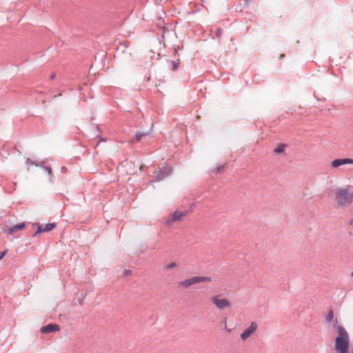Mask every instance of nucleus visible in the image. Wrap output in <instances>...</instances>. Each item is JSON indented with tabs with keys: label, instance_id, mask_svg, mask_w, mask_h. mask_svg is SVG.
Instances as JSON below:
<instances>
[{
	"label": "nucleus",
	"instance_id": "9d476101",
	"mask_svg": "<svg viewBox=\"0 0 353 353\" xmlns=\"http://www.w3.org/2000/svg\"><path fill=\"white\" fill-rule=\"evenodd\" d=\"M26 225L25 223H21L13 227L6 229L4 232L7 234H12L17 232L18 230H23L26 228Z\"/></svg>",
	"mask_w": 353,
	"mask_h": 353
},
{
	"label": "nucleus",
	"instance_id": "f257e3e1",
	"mask_svg": "<svg viewBox=\"0 0 353 353\" xmlns=\"http://www.w3.org/2000/svg\"><path fill=\"white\" fill-rule=\"evenodd\" d=\"M337 336L335 338L334 349L336 353H349L350 336L341 325L336 327Z\"/></svg>",
	"mask_w": 353,
	"mask_h": 353
},
{
	"label": "nucleus",
	"instance_id": "423d86ee",
	"mask_svg": "<svg viewBox=\"0 0 353 353\" xmlns=\"http://www.w3.org/2000/svg\"><path fill=\"white\" fill-rule=\"evenodd\" d=\"M185 216V212L180 210H176L174 213L170 214L168 216V218L165 220V224L167 226H170L174 222L181 221Z\"/></svg>",
	"mask_w": 353,
	"mask_h": 353
},
{
	"label": "nucleus",
	"instance_id": "1a4fd4ad",
	"mask_svg": "<svg viewBox=\"0 0 353 353\" xmlns=\"http://www.w3.org/2000/svg\"><path fill=\"white\" fill-rule=\"evenodd\" d=\"M171 173V170L169 168L164 169L163 170H159L157 172H155L154 179L157 181H159L162 180L165 176L170 174Z\"/></svg>",
	"mask_w": 353,
	"mask_h": 353
},
{
	"label": "nucleus",
	"instance_id": "f3484780",
	"mask_svg": "<svg viewBox=\"0 0 353 353\" xmlns=\"http://www.w3.org/2000/svg\"><path fill=\"white\" fill-rule=\"evenodd\" d=\"M45 170L48 172L49 174H52V169L50 167H45Z\"/></svg>",
	"mask_w": 353,
	"mask_h": 353
},
{
	"label": "nucleus",
	"instance_id": "39448f33",
	"mask_svg": "<svg viewBox=\"0 0 353 353\" xmlns=\"http://www.w3.org/2000/svg\"><path fill=\"white\" fill-rule=\"evenodd\" d=\"M259 328V325L256 322L252 321L250 325L245 328L240 334V339L242 341H246L249 338L252 336Z\"/></svg>",
	"mask_w": 353,
	"mask_h": 353
},
{
	"label": "nucleus",
	"instance_id": "412c9836",
	"mask_svg": "<svg viewBox=\"0 0 353 353\" xmlns=\"http://www.w3.org/2000/svg\"><path fill=\"white\" fill-rule=\"evenodd\" d=\"M130 273H131V272H130V271H128V272H126V274H130Z\"/></svg>",
	"mask_w": 353,
	"mask_h": 353
},
{
	"label": "nucleus",
	"instance_id": "5701e85b",
	"mask_svg": "<svg viewBox=\"0 0 353 353\" xmlns=\"http://www.w3.org/2000/svg\"><path fill=\"white\" fill-rule=\"evenodd\" d=\"M63 171H65V168L64 167H62Z\"/></svg>",
	"mask_w": 353,
	"mask_h": 353
},
{
	"label": "nucleus",
	"instance_id": "ddd939ff",
	"mask_svg": "<svg viewBox=\"0 0 353 353\" xmlns=\"http://www.w3.org/2000/svg\"><path fill=\"white\" fill-rule=\"evenodd\" d=\"M177 264L175 262H172L166 265L165 268L167 270H171L176 268Z\"/></svg>",
	"mask_w": 353,
	"mask_h": 353
},
{
	"label": "nucleus",
	"instance_id": "0eeeda50",
	"mask_svg": "<svg viewBox=\"0 0 353 353\" xmlns=\"http://www.w3.org/2000/svg\"><path fill=\"white\" fill-rule=\"evenodd\" d=\"M353 165V159L344 158V159H336L331 162V167L332 168H338L340 166L344 165Z\"/></svg>",
	"mask_w": 353,
	"mask_h": 353
},
{
	"label": "nucleus",
	"instance_id": "f03ea898",
	"mask_svg": "<svg viewBox=\"0 0 353 353\" xmlns=\"http://www.w3.org/2000/svg\"><path fill=\"white\" fill-rule=\"evenodd\" d=\"M334 199L339 206H349L353 203V187L346 185L337 188L334 192Z\"/></svg>",
	"mask_w": 353,
	"mask_h": 353
},
{
	"label": "nucleus",
	"instance_id": "a211bd4d",
	"mask_svg": "<svg viewBox=\"0 0 353 353\" xmlns=\"http://www.w3.org/2000/svg\"><path fill=\"white\" fill-rule=\"evenodd\" d=\"M6 253H7L6 250L0 253V260L6 254Z\"/></svg>",
	"mask_w": 353,
	"mask_h": 353
},
{
	"label": "nucleus",
	"instance_id": "f8f14e48",
	"mask_svg": "<svg viewBox=\"0 0 353 353\" xmlns=\"http://www.w3.org/2000/svg\"><path fill=\"white\" fill-rule=\"evenodd\" d=\"M55 225H56V224L54 223H47V224H46V225L43 228V232L50 231V230H52V229L54 228Z\"/></svg>",
	"mask_w": 353,
	"mask_h": 353
},
{
	"label": "nucleus",
	"instance_id": "4468645a",
	"mask_svg": "<svg viewBox=\"0 0 353 353\" xmlns=\"http://www.w3.org/2000/svg\"><path fill=\"white\" fill-rule=\"evenodd\" d=\"M334 318V313L332 311H330L329 313L327 314V315L326 316V320L329 322H330L331 321H332Z\"/></svg>",
	"mask_w": 353,
	"mask_h": 353
},
{
	"label": "nucleus",
	"instance_id": "b1692460",
	"mask_svg": "<svg viewBox=\"0 0 353 353\" xmlns=\"http://www.w3.org/2000/svg\"><path fill=\"white\" fill-rule=\"evenodd\" d=\"M351 353H353V350L351 352Z\"/></svg>",
	"mask_w": 353,
	"mask_h": 353
},
{
	"label": "nucleus",
	"instance_id": "6e6552de",
	"mask_svg": "<svg viewBox=\"0 0 353 353\" xmlns=\"http://www.w3.org/2000/svg\"><path fill=\"white\" fill-rule=\"evenodd\" d=\"M60 330V326L58 324L50 323L41 328L42 333L56 332Z\"/></svg>",
	"mask_w": 353,
	"mask_h": 353
},
{
	"label": "nucleus",
	"instance_id": "4be33fe9",
	"mask_svg": "<svg viewBox=\"0 0 353 353\" xmlns=\"http://www.w3.org/2000/svg\"><path fill=\"white\" fill-rule=\"evenodd\" d=\"M63 171H65V168L64 167H62Z\"/></svg>",
	"mask_w": 353,
	"mask_h": 353
},
{
	"label": "nucleus",
	"instance_id": "7ed1b4c3",
	"mask_svg": "<svg viewBox=\"0 0 353 353\" xmlns=\"http://www.w3.org/2000/svg\"><path fill=\"white\" fill-rule=\"evenodd\" d=\"M212 278L210 276H194L179 282L178 286L181 288H188L190 286L199 283H210Z\"/></svg>",
	"mask_w": 353,
	"mask_h": 353
},
{
	"label": "nucleus",
	"instance_id": "aec40b11",
	"mask_svg": "<svg viewBox=\"0 0 353 353\" xmlns=\"http://www.w3.org/2000/svg\"><path fill=\"white\" fill-rule=\"evenodd\" d=\"M221 169H222V168H217V172H219L221 170Z\"/></svg>",
	"mask_w": 353,
	"mask_h": 353
},
{
	"label": "nucleus",
	"instance_id": "9b49d317",
	"mask_svg": "<svg viewBox=\"0 0 353 353\" xmlns=\"http://www.w3.org/2000/svg\"><path fill=\"white\" fill-rule=\"evenodd\" d=\"M286 148V145L284 143H280L277 147H276L273 152L276 154L283 153L285 151V149Z\"/></svg>",
	"mask_w": 353,
	"mask_h": 353
},
{
	"label": "nucleus",
	"instance_id": "6ab92c4d",
	"mask_svg": "<svg viewBox=\"0 0 353 353\" xmlns=\"http://www.w3.org/2000/svg\"><path fill=\"white\" fill-rule=\"evenodd\" d=\"M177 68V64L174 63V69H176Z\"/></svg>",
	"mask_w": 353,
	"mask_h": 353
},
{
	"label": "nucleus",
	"instance_id": "2eb2a0df",
	"mask_svg": "<svg viewBox=\"0 0 353 353\" xmlns=\"http://www.w3.org/2000/svg\"><path fill=\"white\" fill-rule=\"evenodd\" d=\"M146 135H147V134H146V133H137V134H136V137H135L136 141H140L141 140V138H142L143 137H144V136H146Z\"/></svg>",
	"mask_w": 353,
	"mask_h": 353
},
{
	"label": "nucleus",
	"instance_id": "20e7f679",
	"mask_svg": "<svg viewBox=\"0 0 353 353\" xmlns=\"http://www.w3.org/2000/svg\"><path fill=\"white\" fill-rule=\"evenodd\" d=\"M210 301L212 303L220 310L231 307L230 301L228 299L223 297L221 294L212 296Z\"/></svg>",
	"mask_w": 353,
	"mask_h": 353
},
{
	"label": "nucleus",
	"instance_id": "dca6fc26",
	"mask_svg": "<svg viewBox=\"0 0 353 353\" xmlns=\"http://www.w3.org/2000/svg\"><path fill=\"white\" fill-rule=\"evenodd\" d=\"M43 228L41 225H37V231L35 232V234H34V236H35L37 234L39 233V232H43Z\"/></svg>",
	"mask_w": 353,
	"mask_h": 353
}]
</instances>
